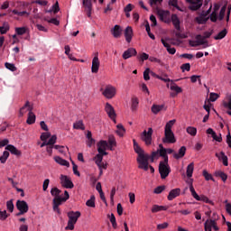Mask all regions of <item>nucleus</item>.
Returning a JSON list of instances; mask_svg holds the SVG:
<instances>
[{
    "label": "nucleus",
    "instance_id": "nucleus-48",
    "mask_svg": "<svg viewBox=\"0 0 231 231\" xmlns=\"http://www.w3.org/2000/svg\"><path fill=\"white\" fill-rule=\"evenodd\" d=\"M169 6H173V8H176L180 12H183L180 7L178 6V0H170L168 2Z\"/></svg>",
    "mask_w": 231,
    "mask_h": 231
},
{
    "label": "nucleus",
    "instance_id": "nucleus-12",
    "mask_svg": "<svg viewBox=\"0 0 231 231\" xmlns=\"http://www.w3.org/2000/svg\"><path fill=\"white\" fill-rule=\"evenodd\" d=\"M60 181L62 187H64L65 189H73L75 187L73 181H71V179L66 175L60 176Z\"/></svg>",
    "mask_w": 231,
    "mask_h": 231
},
{
    "label": "nucleus",
    "instance_id": "nucleus-36",
    "mask_svg": "<svg viewBox=\"0 0 231 231\" xmlns=\"http://www.w3.org/2000/svg\"><path fill=\"white\" fill-rule=\"evenodd\" d=\"M170 89H171V91H175V93H176L177 95H178V93H181V92L183 91V89H181L180 87H179L178 85H176V84L174 83V81L171 82V87H170Z\"/></svg>",
    "mask_w": 231,
    "mask_h": 231
},
{
    "label": "nucleus",
    "instance_id": "nucleus-37",
    "mask_svg": "<svg viewBox=\"0 0 231 231\" xmlns=\"http://www.w3.org/2000/svg\"><path fill=\"white\" fill-rule=\"evenodd\" d=\"M116 128V134H118V136H124V134H125V128L122 124L117 125Z\"/></svg>",
    "mask_w": 231,
    "mask_h": 231
},
{
    "label": "nucleus",
    "instance_id": "nucleus-10",
    "mask_svg": "<svg viewBox=\"0 0 231 231\" xmlns=\"http://www.w3.org/2000/svg\"><path fill=\"white\" fill-rule=\"evenodd\" d=\"M82 5L88 17H91L93 12V0H82Z\"/></svg>",
    "mask_w": 231,
    "mask_h": 231
},
{
    "label": "nucleus",
    "instance_id": "nucleus-46",
    "mask_svg": "<svg viewBox=\"0 0 231 231\" xmlns=\"http://www.w3.org/2000/svg\"><path fill=\"white\" fill-rule=\"evenodd\" d=\"M189 190L191 192V196L192 198H194V199H199V195H198V193L196 192V189H194V186L192 185V182H190L189 184Z\"/></svg>",
    "mask_w": 231,
    "mask_h": 231
},
{
    "label": "nucleus",
    "instance_id": "nucleus-17",
    "mask_svg": "<svg viewBox=\"0 0 231 231\" xmlns=\"http://www.w3.org/2000/svg\"><path fill=\"white\" fill-rule=\"evenodd\" d=\"M138 52L136 51V49L134 48H128L126 51L123 53V59L125 60H127V59H131V57H136Z\"/></svg>",
    "mask_w": 231,
    "mask_h": 231
},
{
    "label": "nucleus",
    "instance_id": "nucleus-31",
    "mask_svg": "<svg viewBox=\"0 0 231 231\" xmlns=\"http://www.w3.org/2000/svg\"><path fill=\"white\" fill-rule=\"evenodd\" d=\"M54 161L56 162V163L63 165V167H69V162L60 158V156H55Z\"/></svg>",
    "mask_w": 231,
    "mask_h": 231
},
{
    "label": "nucleus",
    "instance_id": "nucleus-3",
    "mask_svg": "<svg viewBox=\"0 0 231 231\" xmlns=\"http://www.w3.org/2000/svg\"><path fill=\"white\" fill-rule=\"evenodd\" d=\"M159 173L162 180H165V178L171 174V167L169 166V162H161L159 163Z\"/></svg>",
    "mask_w": 231,
    "mask_h": 231
},
{
    "label": "nucleus",
    "instance_id": "nucleus-28",
    "mask_svg": "<svg viewBox=\"0 0 231 231\" xmlns=\"http://www.w3.org/2000/svg\"><path fill=\"white\" fill-rule=\"evenodd\" d=\"M208 19H210V17H206L205 14H201L199 16L195 18V21L198 23V24H207Z\"/></svg>",
    "mask_w": 231,
    "mask_h": 231
},
{
    "label": "nucleus",
    "instance_id": "nucleus-16",
    "mask_svg": "<svg viewBox=\"0 0 231 231\" xmlns=\"http://www.w3.org/2000/svg\"><path fill=\"white\" fill-rule=\"evenodd\" d=\"M100 68V60H98V52L96 53L95 57L92 60V73H98V69Z\"/></svg>",
    "mask_w": 231,
    "mask_h": 231
},
{
    "label": "nucleus",
    "instance_id": "nucleus-58",
    "mask_svg": "<svg viewBox=\"0 0 231 231\" xmlns=\"http://www.w3.org/2000/svg\"><path fill=\"white\" fill-rule=\"evenodd\" d=\"M211 228H213L215 231H219V227L217 226V222L214 220H208Z\"/></svg>",
    "mask_w": 231,
    "mask_h": 231
},
{
    "label": "nucleus",
    "instance_id": "nucleus-59",
    "mask_svg": "<svg viewBox=\"0 0 231 231\" xmlns=\"http://www.w3.org/2000/svg\"><path fill=\"white\" fill-rule=\"evenodd\" d=\"M166 187L165 186H158L157 188L154 189L153 192L154 194H162L163 190H165Z\"/></svg>",
    "mask_w": 231,
    "mask_h": 231
},
{
    "label": "nucleus",
    "instance_id": "nucleus-5",
    "mask_svg": "<svg viewBox=\"0 0 231 231\" xmlns=\"http://www.w3.org/2000/svg\"><path fill=\"white\" fill-rule=\"evenodd\" d=\"M152 133L153 130L152 127L148 128L147 130H144L141 134V140L144 142L145 145H152Z\"/></svg>",
    "mask_w": 231,
    "mask_h": 231
},
{
    "label": "nucleus",
    "instance_id": "nucleus-2",
    "mask_svg": "<svg viewBox=\"0 0 231 231\" xmlns=\"http://www.w3.org/2000/svg\"><path fill=\"white\" fill-rule=\"evenodd\" d=\"M67 216L69 217V220L65 230H75V225H77L79 217H80L82 214L80 213V211H69L67 213Z\"/></svg>",
    "mask_w": 231,
    "mask_h": 231
},
{
    "label": "nucleus",
    "instance_id": "nucleus-47",
    "mask_svg": "<svg viewBox=\"0 0 231 231\" xmlns=\"http://www.w3.org/2000/svg\"><path fill=\"white\" fill-rule=\"evenodd\" d=\"M174 124H176V119L170 120L166 124L164 131H172V125H174Z\"/></svg>",
    "mask_w": 231,
    "mask_h": 231
},
{
    "label": "nucleus",
    "instance_id": "nucleus-44",
    "mask_svg": "<svg viewBox=\"0 0 231 231\" xmlns=\"http://www.w3.org/2000/svg\"><path fill=\"white\" fill-rule=\"evenodd\" d=\"M153 77H156V79H158L159 80H162V82H173V80H171V79L168 78L167 75H164V77L162 76H158L155 73H152Z\"/></svg>",
    "mask_w": 231,
    "mask_h": 231
},
{
    "label": "nucleus",
    "instance_id": "nucleus-26",
    "mask_svg": "<svg viewBox=\"0 0 231 231\" xmlns=\"http://www.w3.org/2000/svg\"><path fill=\"white\" fill-rule=\"evenodd\" d=\"M185 152H187V148L185 146H182L180 148L178 153H173V158H175V160H180V158H183V156H185Z\"/></svg>",
    "mask_w": 231,
    "mask_h": 231
},
{
    "label": "nucleus",
    "instance_id": "nucleus-32",
    "mask_svg": "<svg viewBox=\"0 0 231 231\" xmlns=\"http://www.w3.org/2000/svg\"><path fill=\"white\" fill-rule=\"evenodd\" d=\"M215 176L217 178H221L222 181H226V180H228V175H226V173H225L224 171H215Z\"/></svg>",
    "mask_w": 231,
    "mask_h": 231
},
{
    "label": "nucleus",
    "instance_id": "nucleus-56",
    "mask_svg": "<svg viewBox=\"0 0 231 231\" xmlns=\"http://www.w3.org/2000/svg\"><path fill=\"white\" fill-rule=\"evenodd\" d=\"M6 207H7V210H9V212H14V199L8 200L6 202Z\"/></svg>",
    "mask_w": 231,
    "mask_h": 231
},
{
    "label": "nucleus",
    "instance_id": "nucleus-25",
    "mask_svg": "<svg viewBox=\"0 0 231 231\" xmlns=\"http://www.w3.org/2000/svg\"><path fill=\"white\" fill-rule=\"evenodd\" d=\"M104 156H107V154H102L98 152L94 158L96 164L99 169H102V161L104 160Z\"/></svg>",
    "mask_w": 231,
    "mask_h": 231
},
{
    "label": "nucleus",
    "instance_id": "nucleus-61",
    "mask_svg": "<svg viewBox=\"0 0 231 231\" xmlns=\"http://www.w3.org/2000/svg\"><path fill=\"white\" fill-rule=\"evenodd\" d=\"M110 223L112 224L113 228H116V217H115V214H111L110 216Z\"/></svg>",
    "mask_w": 231,
    "mask_h": 231
},
{
    "label": "nucleus",
    "instance_id": "nucleus-55",
    "mask_svg": "<svg viewBox=\"0 0 231 231\" xmlns=\"http://www.w3.org/2000/svg\"><path fill=\"white\" fill-rule=\"evenodd\" d=\"M28 101H26V103L24 104V106H22L21 108H20V116H24V114L28 111Z\"/></svg>",
    "mask_w": 231,
    "mask_h": 231
},
{
    "label": "nucleus",
    "instance_id": "nucleus-29",
    "mask_svg": "<svg viewBox=\"0 0 231 231\" xmlns=\"http://www.w3.org/2000/svg\"><path fill=\"white\" fill-rule=\"evenodd\" d=\"M151 109L153 115H158L160 111H163V109H165V105H152Z\"/></svg>",
    "mask_w": 231,
    "mask_h": 231
},
{
    "label": "nucleus",
    "instance_id": "nucleus-53",
    "mask_svg": "<svg viewBox=\"0 0 231 231\" xmlns=\"http://www.w3.org/2000/svg\"><path fill=\"white\" fill-rule=\"evenodd\" d=\"M225 14H226V5H223L220 10L218 16L219 21H223V19H225Z\"/></svg>",
    "mask_w": 231,
    "mask_h": 231
},
{
    "label": "nucleus",
    "instance_id": "nucleus-8",
    "mask_svg": "<svg viewBox=\"0 0 231 231\" xmlns=\"http://www.w3.org/2000/svg\"><path fill=\"white\" fill-rule=\"evenodd\" d=\"M196 44L192 43V41H189V44L194 46H204V48H208V41L205 39V37L201 34H198L196 37Z\"/></svg>",
    "mask_w": 231,
    "mask_h": 231
},
{
    "label": "nucleus",
    "instance_id": "nucleus-57",
    "mask_svg": "<svg viewBox=\"0 0 231 231\" xmlns=\"http://www.w3.org/2000/svg\"><path fill=\"white\" fill-rule=\"evenodd\" d=\"M219 98V95L214 93V92H211L209 94V101L210 102H216V100H217Z\"/></svg>",
    "mask_w": 231,
    "mask_h": 231
},
{
    "label": "nucleus",
    "instance_id": "nucleus-62",
    "mask_svg": "<svg viewBox=\"0 0 231 231\" xmlns=\"http://www.w3.org/2000/svg\"><path fill=\"white\" fill-rule=\"evenodd\" d=\"M8 217V213H6V210L0 211V220L5 221Z\"/></svg>",
    "mask_w": 231,
    "mask_h": 231
},
{
    "label": "nucleus",
    "instance_id": "nucleus-63",
    "mask_svg": "<svg viewBox=\"0 0 231 231\" xmlns=\"http://www.w3.org/2000/svg\"><path fill=\"white\" fill-rule=\"evenodd\" d=\"M180 69H182L183 72L185 71H190V63H184L181 65Z\"/></svg>",
    "mask_w": 231,
    "mask_h": 231
},
{
    "label": "nucleus",
    "instance_id": "nucleus-34",
    "mask_svg": "<svg viewBox=\"0 0 231 231\" xmlns=\"http://www.w3.org/2000/svg\"><path fill=\"white\" fill-rule=\"evenodd\" d=\"M159 155L163 158L162 162L169 163V156L167 155V150H158Z\"/></svg>",
    "mask_w": 231,
    "mask_h": 231
},
{
    "label": "nucleus",
    "instance_id": "nucleus-64",
    "mask_svg": "<svg viewBox=\"0 0 231 231\" xmlns=\"http://www.w3.org/2000/svg\"><path fill=\"white\" fill-rule=\"evenodd\" d=\"M50 136H51V134L42 133L40 138H41L42 142H46V140H48V138H50Z\"/></svg>",
    "mask_w": 231,
    "mask_h": 231
},
{
    "label": "nucleus",
    "instance_id": "nucleus-50",
    "mask_svg": "<svg viewBox=\"0 0 231 231\" xmlns=\"http://www.w3.org/2000/svg\"><path fill=\"white\" fill-rule=\"evenodd\" d=\"M197 201H203L204 203H208L209 205H214V202L208 199L207 196L201 195L199 196V199H197Z\"/></svg>",
    "mask_w": 231,
    "mask_h": 231
},
{
    "label": "nucleus",
    "instance_id": "nucleus-7",
    "mask_svg": "<svg viewBox=\"0 0 231 231\" xmlns=\"http://www.w3.org/2000/svg\"><path fill=\"white\" fill-rule=\"evenodd\" d=\"M162 143H176V137L174 136V132H172V130H164Z\"/></svg>",
    "mask_w": 231,
    "mask_h": 231
},
{
    "label": "nucleus",
    "instance_id": "nucleus-24",
    "mask_svg": "<svg viewBox=\"0 0 231 231\" xmlns=\"http://www.w3.org/2000/svg\"><path fill=\"white\" fill-rule=\"evenodd\" d=\"M6 151H10L11 154H14V156H21L22 152L15 146L12 144H8L5 146Z\"/></svg>",
    "mask_w": 231,
    "mask_h": 231
},
{
    "label": "nucleus",
    "instance_id": "nucleus-49",
    "mask_svg": "<svg viewBox=\"0 0 231 231\" xmlns=\"http://www.w3.org/2000/svg\"><path fill=\"white\" fill-rule=\"evenodd\" d=\"M9 156H10V152L8 151H5L3 155L0 156L1 163H6V160H8Z\"/></svg>",
    "mask_w": 231,
    "mask_h": 231
},
{
    "label": "nucleus",
    "instance_id": "nucleus-40",
    "mask_svg": "<svg viewBox=\"0 0 231 231\" xmlns=\"http://www.w3.org/2000/svg\"><path fill=\"white\" fill-rule=\"evenodd\" d=\"M14 32L18 35H24V33H26V32H28V28L27 27H16L14 29Z\"/></svg>",
    "mask_w": 231,
    "mask_h": 231
},
{
    "label": "nucleus",
    "instance_id": "nucleus-51",
    "mask_svg": "<svg viewBox=\"0 0 231 231\" xmlns=\"http://www.w3.org/2000/svg\"><path fill=\"white\" fill-rule=\"evenodd\" d=\"M87 207H90L91 208H95V196L92 195L88 200L86 202Z\"/></svg>",
    "mask_w": 231,
    "mask_h": 231
},
{
    "label": "nucleus",
    "instance_id": "nucleus-35",
    "mask_svg": "<svg viewBox=\"0 0 231 231\" xmlns=\"http://www.w3.org/2000/svg\"><path fill=\"white\" fill-rule=\"evenodd\" d=\"M226 29L222 30L220 32L217 33V36L214 37L215 41H221V39H225L226 37Z\"/></svg>",
    "mask_w": 231,
    "mask_h": 231
},
{
    "label": "nucleus",
    "instance_id": "nucleus-43",
    "mask_svg": "<svg viewBox=\"0 0 231 231\" xmlns=\"http://www.w3.org/2000/svg\"><path fill=\"white\" fill-rule=\"evenodd\" d=\"M10 30V25L8 23H4L3 26H0V33L5 35Z\"/></svg>",
    "mask_w": 231,
    "mask_h": 231
},
{
    "label": "nucleus",
    "instance_id": "nucleus-23",
    "mask_svg": "<svg viewBox=\"0 0 231 231\" xmlns=\"http://www.w3.org/2000/svg\"><path fill=\"white\" fill-rule=\"evenodd\" d=\"M161 42L162 44H163L164 48H166L170 55H174V53H176V48L171 47V44L167 43V42L164 39H162Z\"/></svg>",
    "mask_w": 231,
    "mask_h": 231
},
{
    "label": "nucleus",
    "instance_id": "nucleus-14",
    "mask_svg": "<svg viewBox=\"0 0 231 231\" xmlns=\"http://www.w3.org/2000/svg\"><path fill=\"white\" fill-rule=\"evenodd\" d=\"M106 149H109V143H107V141L101 140L97 143V152L100 154H107V152H106Z\"/></svg>",
    "mask_w": 231,
    "mask_h": 231
},
{
    "label": "nucleus",
    "instance_id": "nucleus-45",
    "mask_svg": "<svg viewBox=\"0 0 231 231\" xmlns=\"http://www.w3.org/2000/svg\"><path fill=\"white\" fill-rule=\"evenodd\" d=\"M62 192V190L59 189L58 188H52L51 189V196H53L54 198H60V193Z\"/></svg>",
    "mask_w": 231,
    "mask_h": 231
},
{
    "label": "nucleus",
    "instance_id": "nucleus-6",
    "mask_svg": "<svg viewBox=\"0 0 231 231\" xmlns=\"http://www.w3.org/2000/svg\"><path fill=\"white\" fill-rule=\"evenodd\" d=\"M16 208L17 210H19V212L16 214L17 217L24 216V214H26L28 210H30L28 203L24 200H17Z\"/></svg>",
    "mask_w": 231,
    "mask_h": 231
},
{
    "label": "nucleus",
    "instance_id": "nucleus-11",
    "mask_svg": "<svg viewBox=\"0 0 231 231\" xmlns=\"http://www.w3.org/2000/svg\"><path fill=\"white\" fill-rule=\"evenodd\" d=\"M187 3H189V10L192 12H196V10H199L201 6H203V0H186Z\"/></svg>",
    "mask_w": 231,
    "mask_h": 231
},
{
    "label": "nucleus",
    "instance_id": "nucleus-60",
    "mask_svg": "<svg viewBox=\"0 0 231 231\" xmlns=\"http://www.w3.org/2000/svg\"><path fill=\"white\" fill-rule=\"evenodd\" d=\"M47 143L49 145L55 146V143H57V135H52Z\"/></svg>",
    "mask_w": 231,
    "mask_h": 231
},
{
    "label": "nucleus",
    "instance_id": "nucleus-27",
    "mask_svg": "<svg viewBox=\"0 0 231 231\" xmlns=\"http://www.w3.org/2000/svg\"><path fill=\"white\" fill-rule=\"evenodd\" d=\"M168 209H169V207H167V206L153 205L152 207V214H156V212H162V211H165V210H168Z\"/></svg>",
    "mask_w": 231,
    "mask_h": 231
},
{
    "label": "nucleus",
    "instance_id": "nucleus-19",
    "mask_svg": "<svg viewBox=\"0 0 231 231\" xmlns=\"http://www.w3.org/2000/svg\"><path fill=\"white\" fill-rule=\"evenodd\" d=\"M180 194H181V189L180 188L171 189L168 195V201H172V199H176V198H178Z\"/></svg>",
    "mask_w": 231,
    "mask_h": 231
},
{
    "label": "nucleus",
    "instance_id": "nucleus-18",
    "mask_svg": "<svg viewBox=\"0 0 231 231\" xmlns=\"http://www.w3.org/2000/svg\"><path fill=\"white\" fill-rule=\"evenodd\" d=\"M111 33L115 39H120L122 37V27L118 24L115 25L113 29H111Z\"/></svg>",
    "mask_w": 231,
    "mask_h": 231
},
{
    "label": "nucleus",
    "instance_id": "nucleus-54",
    "mask_svg": "<svg viewBox=\"0 0 231 231\" xmlns=\"http://www.w3.org/2000/svg\"><path fill=\"white\" fill-rule=\"evenodd\" d=\"M5 66L7 69H9L10 71H17V67H15L14 64L13 63H8V62H5Z\"/></svg>",
    "mask_w": 231,
    "mask_h": 231
},
{
    "label": "nucleus",
    "instance_id": "nucleus-38",
    "mask_svg": "<svg viewBox=\"0 0 231 231\" xmlns=\"http://www.w3.org/2000/svg\"><path fill=\"white\" fill-rule=\"evenodd\" d=\"M139 104H140V101H138V97H132V106H131L132 111H136Z\"/></svg>",
    "mask_w": 231,
    "mask_h": 231
},
{
    "label": "nucleus",
    "instance_id": "nucleus-41",
    "mask_svg": "<svg viewBox=\"0 0 231 231\" xmlns=\"http://www.w3.org/2000/svg\"><path fill=\"white\" fill-rule=\"evenodd\" d=\"M73 127L75 129H80L81 131H84L86 129V126H84V122H82V120L74 123Z\"/></svg>",
    "mask_w": 231,
    "mask_h": 231
},
{
    "label": "nucleus",
    "instance_id": "nucleus-4",
    "mask_svg": "<svg viewBox=\"0 0 231 231\" xmlns=\"http://www.w3.org/2000/svg\"><path fill=\"white\" fill-rule=\"evenodd\" d=\"M100 91H102V95L105 98H114V97L116 95V88L113 87L112 85H107L105 89L101 88Z\"/></svg>",
    "mask_w": 231,
    "mask_h": 231
},
{
    "label": "nucleus",
    "instance_id": "nucleus-33",
    "mask_svg": "<svg viewBox=\"0 0 231 231\" xmlns=\"http://www.w3.org/2000/svg\"><path fill=\"white\" fill-rule=\"evenodd\" d=\"M193 173H194V162H190L187 166L186 174H187L188 178H192Z\"/></svg>",
    "mask_w": 231,
    "mask_h": 231
},
{
    "label": "nucleus",
    "instance_id": "nucleus-52",
    "mask_svg": "<svg viewBox=\"0 0 231 231\" xmlns=\"http://www.w3.org/2000/svg\"><path fill=\"white\" fill-rule=\"evenodd\" d=\"M203 176H204L206 181H210V180L216 181V180H214L212 178V174L208 173V171H203Z\"/></svg>",
    "mask_w": 231,
    "mask_h": 231
},
{
    "label": "nucleus",
    "instance_id": "nucleus-42",
    "mask_svg": "<svg viewBox=\"0 0 231 231\" xmlns=\"http://www.w3.org/2000/svg\"><path fill=\"white\" fill-rule=\"evenodd\" d=\"M186 132L188 134H190V136H196V134H198V129H196L194 126L187 127Z\"/></svg>",
    "mask_w": 231,
    "mask_h": 231
},
{
    "label": "nucleus",
    "instance_id": "nucleus-13",
    "mask_svg": "<svg viewBox=\"0 0 231 231\" xmlns=\"http://www.w3.org/2000/svg\"><path fill=\"white\" fill-rule=\"evenodd\" d=\"M105 111L111 120H115V118H116V112L111 104L106 103Z\"/></svg>",
    "mask_w": 231,
    "mask_h": 231
},
{
    "label": "nucleus",
    "instance_id": "nucleus-15",
    "mask_svg": "<svg viewBox=\"0 0 231 231\" xmlns=\"http://www.w3.org/2000/svg\"><path fill=\"white\" fill-rule=\"evenodd\" d=\"M158 15L163 23H171V12L160 10L158 11Z\"/></svg>",
    "mask_w": 231,
    "mask_h": 231
},
{
    "label": "nucleus",
    "instance_id": "nucleus-22",
    "mask_svg": "<svg viewBox=\"0 0 231 231\" xmlns=\"http://www.w3.org/2000/svg\"><path fill=\"white\" fill-rule=\"evenodd\" d=\"M216 157L218 158L219 162H223L225 167H228V157L225 155L224 152H220V153H216Z\"/></svg>",
    "mask_w": 231,
    "mask_h": 231
},
{
    "label": "nucleus",
    "instance_id": "nucleus-1",
    "mask_svg": "<svg viewBox=\"0 0 231 231\" xmlns=\"http://www.w3.org/2000/svg\"><path fill=\"white\" fill-rule=\"evenodd\" d=\"M134 142V151L136 152L137 156V163H139L138 168L143 169V171H149V154L145 153L143 149L138 145L136 140H133Z\"/></svg>",
    "mask_w": 231,
    "mask_h": 231
},
{
    "label": "nucleus",
    "instance_id": "nucleus-30",
    "mask_svg": "<svg viewBox=\"0 0 231 231\" xmlns=\"http://www.w3.org/2000/svg\"><path fill=\"white\" fill-rule=\"evenodd\" d=\"M113 147H116V139L115 135L108 136V149L109 151H113Z\"/></svg>",
    "mask_w": 231,
    "mask_h": 231
},
{
    "label": "nucleus",
    "instance_id": "nucleus-20",
    "mask_svg": "<svg viewBox=\"0 0 231 231\" xmlns=\"http://www.w3.org/2000/svg\"><path fill=\"white\" fill-rule=\"evenodd\" d=\"M133 27L131 26H127L125 30V41L126 42H131V41H133Z\"/></svg>",
    "mask_w": 231,
    "mask_h": 231
},
{
    "label": "nucleus",
    "instance_id": "nucleus-21",
    "mask_svg": "<svg viewBox=\"0 0 231 231\" xmlns=\"http://www.w3.org/2000/svg\"><path fill=\"white\" fill-rule=\"evenodd\" d=\"M171 23L175 28V30H177V32H180L181 31V27L180 26V18H178V14H172L171 15Z\"/></svg>",
    "mask_w": 231,
    "mask_h": 231
},
{
    "label": "nucleus",
    "instance_id": "nucleus-9",
    "mask_svg": "<svg viewBox=\"0 0 231 231\" xmlns=\"http://www.w3.org/2000/svg\"><path fill=\"white\" fill-rule=\"evenodd\" d=\"M65 201H66V199H63L61 197L54 198L52 200V208L54 212H57V214H60V208H59V207H60L62 203H65Z\"/></svg>",
    "mask_w": 231,
    "mask_h": 231
},
{
    "label": "nucleus",
    "instance_id": "nucleus-39",
    "mask_svg": "<svg viewBox=\"0 0 231 231\" xmlns=\"http://www.w3.org/2000/svg\"><path fill=\"white\" fill-rule=\"evenodd\" d=\"M35 118H36L35 114L29 113L26 120V124H28L29 125H33V123L35 122Z\"/></svg>",
    "mask_w": 231,
    "mask_h": 231
}]
</instances>
